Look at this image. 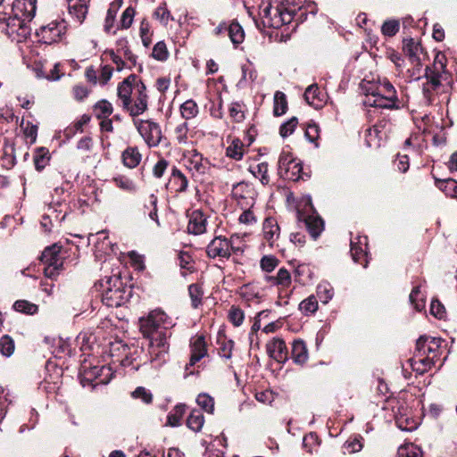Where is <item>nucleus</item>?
<instances>
[{"label": "nucleus", "mask_w": 457, "mask_h": 457, "mask_svg": "<svg viewBox=\"0 0 457 457\" xmlns=\"http://www.w3.org/2000/svg\"><path fill=\"white\" fill-rule=\"evenodd\" d=\"M174 322L162 310L152 311L146 318L140 319V329L145 337L149 339L148 360L154 367H161L169 357L170 329Z\"/></svg>", "instance_id": "nucleus-1"}, {"label": "nucleus", "mask_w": 457, "mask_h": 457, "mask_svg": "<svg viewBox=\"0 0 457 457\" xmlns=\"http://www.w3.org/2000/svg\"><path fill=\"white\" fill-rule=\"evenodd\" d=\"M446 58L437 53L432 65L425 69L424 81H422V94L427 104H432L436 96L445 90L444 82H448L449 73L446 71Z\"/></svg>", "instance_id": "nucleus-2"}, {"label": "nucleus", "mask_w": 457, "mask_h": 457, "mask_svg": "<svg viewBox=\"0 0 457 457\" xmlns=\"http://www.w3.org/2000/svg\"><path fill=\"white\" fill-rule=\"evenodd\" d=\"M375 97H371V101L369 100L370 107L398 110L403 106L395 87L386 79L378 81V93Z\"/></svg>", "instance_id": "nucleus-3"}, {"label": "nucleus", "mask_w": 457, "mask_h": 457, "mask_svg": "<svg viewBox=\"0 0 457 457\" xmlns=\"http://www.w3.org/2000/svg\"><path fill=\"white\" fill-rule=\"evenodd\" d=\"M102 302L107 307H119L124 304L131 296V290L123 285L118 277L109 278L106 281Z\"/></svg>", "instance_id": "nucleus-4"}, {"label": "nucleus", "mask_w": 457, "mask_h": 457, "mask_svg": "<svg viewBox=\"0 0 457 457\" xmlns=\"http://www.w3.org/2000/svg\"><path fill=\"white\" fill-rule=\"evenodd\" d=\"M238 237H231L228 239L224 237H214L206 247V253L210 258L228 259L232 253H242L243 249L239 245H235V240H238Z\"/></svg>", "instance_id": "nucleus-5"}, {"label": "nucleus", "mask_w": 457, "mask_h": 457, "mask_svg": "<svg viewBox=\"0 0 457 457\" xmlns=\"http://www.w3.org/2000/svg\"><path fill=\"white\" fill-rule=\"evenodd\" d=\"M110 351L112 356L120 357V361L123 367H131L132 370H137L142 364L138 358L143 350L137 346L129 347L120 341L112 343Z\"/></svg>", "instance_id": "nucleus-6"}, {"label": "nucleus", "mask_w": 457, "mask_h": 457, "mask_svg": "<svg viewBox=\"0 0 457 457\" xmlns=\"http://www.w3.org/2000/svg\"><path fill=\"white\" fill-rule=\"evenodd\" d=\"M61 248L57 244H54L46 247L42 253L41 261L46 264L44 272L46 277L49 278H54L62 269Z\"/></svg>", "instance_id": "nucleus-7"}, {"label": "nucleus", "mask_w": 457, "mask_h": 457, "mask_svg": "<svg viewBox=\"0 0 457 457\" xmlns=\"http://www.w3.org/2000/svg\"><path fill=\"white\" fill-rule=\"evenodd\" d=\"M66 23L64 21H54L50 23L41 26L37 31L39 41L51 45L62 39L66 33Z\"/></svg>", "instance_id": "nucleus-8"}, {"label": "nucleus", "mask_w": 457, "mask_h": 457, "mask_svg": "<svg viewBox=\"0 0 457 457\" xmlns=\"http://www.w3.org/2000/svg\"><path fill=\"white\" fill-rule=\"evenodd\" d=\"M134 125L148 146H157L162 137L158 123L149 120H134Z\"/></svg>", "instance_id": "nucleus-9"}, {"label": "nucleus", "mask_w": 457, "mask_h": 457, "mask_svg": "<svg viewBox=\"0 0 457 457\" xmlns=\"http://www.w3.org/2000/svg\"><path fill=\"white\" fill-rule=\"evenodd\" d=\"M148 106V96L144 83H138L136 86V92L132 99L128 103V106L123 110L128 112L131 117H137L143 114Z\"/></svg>", "instance_id": "nucleus-10"}, {"label": "nucleus", "mask_w": 457, "mask_h": 457, "mask_svg": "<svg viewBox=\"0 0 457 457\" xmlns=\"http://www.w3.org/2000/svg\"><path fill=\"white\" fill-rule=\"evenodd\" d=\"M36 0H16L13 2L12 11L14 18L19 21L21 28L32 21L36 14Z\"/></svg>", "instance_id": "nucleus-11"}, {"label": "nucleus", "mask_w": 457, "mask_h": 457, "mask_svg": "<svg viewBox=\"0 0 457 457\" xmlns=\"http://www.w3.org/2000/svg\"><path fill=\"white\" fill-rule=\"evenodd\" d=\"M232 195L239 207H254L257 193L253 187L246 182H239L233 186Z\"/></svg>", "instance_id": "nucleus-12"}, {"label": "nucleus", "mask_w": 457, "mask_h": 457, "mask_svg": "<svg viewBox=\"0 0 457 457\" xmlns=\"http://www.w3.org/2000/svg\"><path fill=\"white\" fill-rule=\"evenodd\" d=\"M214 35L228 37L235 46H237L244 41L245 32L238 22H221L213 30Z\"/></svg>", "instance_id": "nucleus-13"}, {"label": "nucleus", "mask_w": 457, "mask_h": 457, "mask_svg": "<svg viewBox=\"0 0 457 457\" xmlns=\"http://www.w3.org/2000/svg\"><path fill=\"white\" fill-rule=\"evenodd\" d=\"M143 83L137 75L131 74L118 85L117 95L121 101L122 108L128 106V103L132 99L136 92V86Z\"/></svg>", "instance_id": "nucleus-14"}, {"label": "nucleus", "mask_w": 457, "mask_h": 457, "mask_svg": "<svg viewBox=\"0 0 457 457\" xmlns=\"http://www.w3.org/2000/svg\"><path fill=\"white\" fill-rule=\"evenodd\" d=\"M368 238L365 236H357L351 240V255L355 262L361 263L363 268L368 266Z\"/></svg>", "instance_id": "nucleus-15"}, {"label": "nucleus", "mask_w": 457, "mask_h": 457, "mask_svg": "<svg viewBox=\"0 0 457 457\" xmlns=\"http://www.w3.org/2000/svg\"><path fill=\"white\" fill-rule=\"evenodd\" d=\"M269 356L278 362H286L288 359V353L285 341L280 337H274L267 345Z\"/></svg>", "instance_id": "nucleus-16"}, {"label": "nucleus", "mask_w": 457, "mask_h": 457, "mask_svg": "<svg viewBox=\"0 0 457 457\" xmlns=\"http://www.w3.org/2000/svg\"><path fill=\"white\" fill-rule=\"evenodd\" d=\"M191 357L189 363L186 365V370L194 366L202 358L207 354L206 342L204 336H195L190 341Z\"/></svg>", "instance_id": "nucleus-17"}, {"label": "nucleus", "mask_w": 457, "mask_h": 457, "mask_svg": "<svg viewBox=\"0 0 457 457\" xmlns=\"http://www.w3.org/2000/svg\"><path fill=\"white\" fill-rule=\"evenodd\" d=\"M439 339L428 337H420L416 342V352L420 355H435V361L438 357Z\"/></svg>", "instance_id": "nucleus-18"}, {"label": "nucleus", "mask_w": 457, "mask_h": 457, "mask_svg": "<svg viewBox=\"0 0 457 457\" xmlns=\"http://www.w3.org/2000/svg\"><path fill=\"white\" fill-rule=\"evenodd\" d=\"M207 218L200 210H195L189 214L187 231L190 234L201 235L206 231Z\"/></svg>", "instance_id": "nucleus-19"}, {"label": "nucleus", "mask_w": 457, "mask_h": 457, "mask_svg": "<svg viewBox=\"0 0 457 457\" xmlns=\"http://www.w3.org/2000/svg\"><path fill=\"white\" fill-rule=\"evenodd\" d=\"M263 236L266 241L270 246L279 238L280 228L278 221L273 217H268L265 219L262 225Z\"/></svg>", "instance_id": "nucleus-20"}, {"label": "nucleus", "mask_w": 457, "mask_h": 457, "mask_svg": "<svg viewBox=\"0 0 457 457\" xmlns=\"http://www.w3.org/2000/svg\"><path fill=\"white\" fill-rule=\"evenodd\" d=\"M298 220H303L310 235L316 239L324 229L322 219L317 215H308L303 217L298 213Z\"/></svg>", "instance_id": "nucleus-21"}, {"label": "nucleus", "mask_w": 457, "mask_h": 457, "mask_svg": "<svg viewBox=\"0 0 457 457\" xmlns=\"http://www.w3.org/2000/svg\"><path fill=\"white\" fill-rule=\"evenodd\" d=\"M411 361L412 370L419 374H423L435 364V355L425 356L416 352L414 358Z\"/></svg>", "instance_id": "nucleus-22"}, {"label": "nucleus", "mask_w": 457, "mask_h": 457, "mask_svg": "<svg viewBox=\"0 0 457 457\" xmlns=\"http://www.w3.org/2000/svg\"><path fill=\"white\" fill-rule=\"evenodd\" d=\"M291 356L295 363L298 365L304 364L309 357L305 343L301 339H296L292 344Z\"/></svg>", "instance_id": "nucleus-23"}, {"label": "nucleus", "mask_w": 457, "mask_h": 457, "mask_svg": "<svg viewBox=\"0 0 457 457\" xmlns=\"http://www.w3.org/2000/svg\"><path fill=\"white\" fill-rule=\"evenodd\" d=\"M304 99L308 104L315 109H320L324 104L321 92L316 84L309 86L304 92Z\"/></svg>", "instance_id": "nucleus-24"}, {"label": "nucleus", "mask_w": 457, "mask_h": 457, "mask_svg": "<svg viewBox=\"0 0 457 457\" xmlns=\"http://www.w3.org/2000/svg\"><path fill=\"white\" fill-rule=\"evenodd\" d=\"M187 168L193 172L204 174L208 170V162L204 161L200 154L195 153L188 159Z\"/></svg>", "instance_id": "nucleus-25"}, {"label": "nucleus", "mask_w": 457, "mask_h": 457, "mask_svg": "<svg viewBox=\"0 0 457 457\" xmlns=\"http://www.w3.org/2000/svg\"><path fill=\"white\" fill-rule=\"evenodd\" d=\"M69 12L79 22H82L87 13V7L81 0H69Z\"/></svg>", "instance_id": "nucleus-26"}, {"label": "nucleus", "mask_w": 457, "mask_h": 457, "mask_svg": "<svg viewBox=\"0 0 457 457\" xmlns=\"http://www.w3.org/2000/svg\"><path fill=\"white\" fill-rule=\"evenodd\" d=\"M266 279L271 284L284 288H287L291 285V275L285 268L279 269L276 276H268Z\"/></svg>", "instance_id": "nucleus-27"}, {"label": "nucleus", "mask_w": 457, "mask_h": 457, "mask_svg": "<svg viewBox=\"0 0 457 457\" xmlns=\"http://www.w3.org/2000/svg\"><path fill=\"white\" fill-rule=\"evenodd\" d=\"M268 170V163L265 162L249 167V171L254 178L258 179L262 185H268L270 183Z\"/></svg>", "instance_id": "nucleus-28"}, {"label": "nucleus", "mask_w": 457, "mask_h": 457, "mask_svg": "<svg viewBox=\"0 0 457 457\" xmlns=\"http://www.w3.org/2000/svg\"><path fill=\"white\" fill-rule=\"evenodd\" d=\"M122 160L125 166L135 168L141 161V154L137 148L129 147L123 152Z\"/></svg>", "instance_id": "nucleus-29"}, {"label": "nucleus", "mask_w": 457, "mask_h": 457, "mask_svg": "<svg viewBox=\"0 0 457 457\" xmlns=\"http://www.w3.org/2000/svg\"><path fill=\"white\" fill-rule=\"evenodd\" d=\"M157 196L154 194L150 195L148 199L144 204V213L148 215V217L156 222L158 226H160V221L157 214Z\"/></svg>", "instance_id": "nucleus-30"}, {"label": "nucleus", "mask_w": 457, "mask_h": 457, "mask_svg": "<svg viewBox=\"0 0 457 457\" xmlns=\"http://www.w3.org/2000/svg\"><path fill=\"white\" fill-rule=\"evenodd\" d=\"M437 187L450 197L457 198V181L452 179H436Z\"/></svg>", "instance_id": "nucleus-31"}, {"label": "nucleus", "mask_w": 457, "mask_h": 457, "mask_svg": "<svg viewBox=\"0 0 457 457\" xmlns=\"http://www.w3.org/2000/svg\"><path fill=\"white\" fill-rule=\"evenodd\" d=\"M112 112V104L105 99L98 101L94 105V114L98 120L108 118Z\"/></svg>", "instance_id": "nucleus-32"}, {"label": "nucleus", "mask_w": 457, "mask_h": 457, "mask_svg": "<svg viewBox=\"0 0 457 457\" xmlns=\"http://www.w3.org/2000/svg\"><path fill=\"white\" fill-rule=\"evenodd\" d=\"M283 7L268 5L263 8L262 15L264 22L273 28V22L276 20H280Z\"/></svg>", "instance_id": "nucleus-33"}, {"label": "nucleus", "mask_w": 457, "mask_h": 457, "mask_svg": "<svg viewBox=\"0 0 457 457\" xmlns=\"http://www.w3.org/2000/svg\"><path fill=\"white\" fill-rule=\"evenodd\" d=\"M361 87L365 94L363 104L366 106H370L369 100L371 101V97L376 98L375 96H377V94L378 93V82L363 79L361 83Z\"/></svg>", "instance_id": "nucleus-34"}, {"label": "nucleus", "mask_w": 457, "mask_h": 457, "mask_svg": "<svg viewBox=\"0 0 457 457\" xmlns=\"http://www.w3.org/2000/svg\"><path fill=\"white\" fill-rule=\"evenodd\" d=\"M228 157L239 161L244 156V144L238 138L233 139L231 144L226 149Z\"/></svg>", "instance_id": "nucleus-35"}, {"label": "nucleus", "mask_w": 457, "mask_h": 457, "mask_svg": "<svg viewBox=\"0 0 457 457\" xmlns=\"http://www.w3.org/2000/svg\"><path fill=\"white\" fill-rule=\"evenodd\" d=\"M170 181L176 186V192H185L188 187L187 177L177 168L172 169Z\"/></svg>", "instance_id": "nucleus-36"}, {"label": "nucleus", "mask_w": 457, "mask_h": 457, "mask_svg": "<svg viewBox=\"0 0 457 457\" xmlns=\"http://www.w3.org/2000/svg\"><path fill=\"white\" fill-rule=\"evenodd\" d=\"M113 183L120 189L129 192L134 193L137 191L136 183L129 178L123 175H117L112 179Z\"/></svg>", "instance_id": "nucleus-37"}, {"label": "nucleus", "mask_w": 457, "mask_h": 457, "mask_svg": "<svg viewBox=\"0 0 457 457\" xmlns=\"http://www.w3.org/2000/svg\"><path fill=\"white\" fill-rule=\"evenodd\" d=\"M50 157L48 150L40 147L35 152L33 161L37 170L41 171L49 162Z\"/></svg>", "instance_id": "nucleus-38"}, {"label": "nucleus", "mask_w": 457, "mask_h": 457, "mask_svg": "<svg viewBox=\"0 0 457 457\" xmlns=\"http://www.w3.org/2000/svg\"><path fill=\"white\" fill-rule=\"evenodd\" d=\"M403 50L413 61L419 59L420 53L422 52L420 44L413 38H408L403 41Z\"/></svg>", "instance_id": "nucleus-39"}, {"label": "nucleus", "mask_w": 457, "mask_h": 457, "mask_svg": "<svg viewBox=\"0 0 457 457\" xmlns=\"http://www.w3.org/2000/svg\"><path fill=\"white\" fill-rule=\"evenodd\" d=\"M218 353L219 355L227 360L230 359L232 356V351L234 348V342L230 339H227L225 337H219L217 340Z\"/></svg>", "instance_id": "nucleus-40"}, {"label": "nucleus", "mask_w": 457, "mask_h": 457, "mask_svg": "<svg viewBox=\"0 0 457 457\" xmlns=\"http://www.w3.org/2000/svg\"><path fill=\"white\" fill-rule=\"evenodd\" d=\"M287 110V101L286 95L281 91H277L274 95L273 113L275 116H281Z\"/></svg>", "instance_id": "nucleus-41"}, {"label": "nucleus", "mask_w": 457, "mask_h": 457, "mask_svg": "<svg viewBox=\"0 0 457 457\" xmlns=\"http://www.w3.org/2000/svg\"><path fill=\"white\" fill-rule=\"evenodd\" d=\"M204 423V417L200 411H193L187 418V427L195 431L198 432L201 430Z\"/></svg>", "instance_id": "nucleus-42"}, {"label": "nucleus", "mask_w": 457, "mask_h": 457, "mask_svg": "<svg viewBox=\"0 0 457 457\" xmlns=\"http://www.w3.org/2000/svg\"><path fill=\"white\" fill-rule=\"evenodd\" d=\"M180 112L184 119H186V120L193 119L199 112L198 105L192 99L187 100L186 102H184L181 104Z\"/></svg>", "instance_id": "nucleus-43"}, {"label": "nucleus", "mask_w": 457, "mask_h": 457, "mask_svg": "<svg viewBox=\"0 0 457 457\" xmlns=\"http://www.w3.org/2000/svg\"><path fill=\"white\" fill-rule=\"evenodd\" d=\"M186 406L179 404L168 414L167 424L171 427H178L180 425V420L185 414Z\"/></svg>", "instance_id": "nucleus-44"}, {"label": "nucleus", "mask_w": 457, "mask_h": 457, "mask_svg": "<svg viewBox=\"0 0 457 457\" xmlns=\"http://www.w3.org/2000/svg\"><path fill=\"white\" fill-rule=\"evenodd\" d=\"M317 295L320 302L328 303L334 295L332 286L328 282H321L317 287Z\"/></svg>", "instance_id": "nucleus-45"}, {"label": "nucleus", "mask_w": 457, "mask_h": 457, "mask_svg": "<svg viewBox=\"0 0 457 457\" xmlns=\"http://www.w3.org/2000/svg\"><path fill=\"white\" fill-rule=\"evenodd\" d=\"M188 294L191 299V305L196 309L202 304L204 292L202 287L198 284H191L188 287Z\"/></svg>", "instance_id": "nucleus-46"}, {"label": "nucleus", "mask_w": 457, "mask_h": 457, "mask_svg": "<svg viewBox=\"0 0 457 457\" xmlns=\"http://www.w3.org/2000/svg\"><path fill=\"white\" fill-rule=\"evenodd\" d=\"M410 302L414 306L415 310L421 312L425 307L424 295L420 292V287H414L410 294Z\"/></svg>", "instance_id": "nucleus-47"}, {"label": "nucleus", "mask_w": 457, "mask_h": 457, "mask_svg": "<svg viewBox=\"0 0 457 457\" xmlns=\"http://www.w3.org/2000/svg\"><path fill=\"white\" fill-rule=\"evenodd\" d=\"M196 403L202 410L212 414L214 411V399L206 393H201L196 397Z\"/></svg>", "instance_id": "nucleus-48"}, {"label": "nucleus", "mask_w": 457, "mask_h": 457, "mask_svg": "<svg viewBox=\"0 0 457 457\" xmlns=\"http://www.w3.org/2000/svg\"><path fill=\"white\" fill-rule=\"evenodd\" d=\"M15 349L13 339L8 336L4 335L0 337V353L5 357H10Z\"/></svg>", "instance_id": "nucleus-49"}, {"label": "nucleus", "mask_w": 457, "mask_h": 457, "mask_svg": "<svg viewBox=\"0 0 457 457\" xmlns=\"http://www.w3.org/2000/svg\"><path fill=\"white\" fill-rule=\"evenodd\" d=\"M228 320L235 326L239 327L245 320V312L238 306L232 305L228 314Z\"/></svg>", "instance_id": "nucleus-50"}, {"label": "nucleus", "mask_w": 457, "mask_h": 457, "mask_svg": "<svg viewBox=\"0 0 457 457\" xmlns=\"http://www.w3.org/2000/svg\"><path fill=\"white\" fill-rule=\"evenodd\" d=\"M399 457H422V451L413 444L404 445L398 449Z\"/></svg>", "instance_id": "nucleus-51"}, {"label": "nucleus", "mask_w": 457, "mask_h": 457, "mask_svg": "<svg viewBox=\"0 0 457 457\" xmlns=\"http://www.w3.org/2000/svg\"><path fill=\"white\" fill-rule=\"evenodd\" d=\"M13 308L19 312L30 315L35 314L38 310L37 305L26 300H17L13 304Z\"/></svg>", "instance_id": "nucleus-52"}, {"label": "nucleus", "mask_w": 457, "mask_h": 457, "mask_svg": "<svg viewBox=\"0 0 457 457\" xmlns=\"http://www.w3.org/2000/svg\"><path fill=\"white\" fill-rule=\"evenodd\" d=\"M280 177L293 181H296L303 179L302 166L300 162L296 161L293 162L290 168L288 169V171H285L282 175H280Z\"/></svg>", "instance_id": "nucleus-53"}, {"label": "nucleus", "mask_w": 457, "mask_h": 457, "mask_svg": "<svg viewBox=\"0 0 457 457\" xmlns=\"http://www.w3.org/2000/svg\"><path fill=\"white\" fill-rule=\"evenodd\" d=\"M299 309L305 315L314 313L318 309L316 297L314 295H311L302 301L299 304Z\"/></svg>", "instance_id": "nucleus-54"}, {"label": "nucleus", "mask_w": 457, "mask_h": 457, "mask_svg": "<svg viewBox=\"0 0 457 457\" xmlns=\"http://www.w3.org/2000/svg\"><path fill=\"white\" fill-rule=\"evenodd\" d=\"M243 211L238 217V221L245 225H253L257 222V218L253 211V207H240Z\"/></svg>", "instance_id": "nucleus-55"}, {"label": "nucleus", "mask_w": 457, "mask_h": 457, "mask_svg": "<svg viewBox=\"0 0 457 457\" xmlns=\"http://www.w3.org/2000/svg\"><path fill=\"white\" fill-rule=\"evenodd\" d=\"M295 160L292 157L289 153L282 152L279 155L278 162V174L282 175L285 171H288L291 164L295 162Z\"/></svg>", "instance_id": "nucleus-56"}, {"label": "nucleus", "mask_w": 457, "mask_h": 457, "mask_svg": "<svg viewBox=\"0 0 457 457\" xmlns=\"http://www.w3.org/2000/svg\"><path fill=\"white\" fill-rule=\"evenodd\" d=\"M152 56L155 60L161 62L166 61L168 59L169 53L167 50L166 44L163 41H159L154 45L152 52Z\"/></svg>", "instance_id": "nucleus-57"}, {"label": "nucleus", "mask_w": 457, "mask_h": 457, "mask_svg": "<svg viewBox=\"0 0 457 457\" xmlns=\"http://www.w3.org/2000/svg\"><path fill=\"white\" fill-rule=\"evenodd\" d=\"M131 396L135 399H140L144 403L149 404L153 402V395L150 390L144 386H137L132 393Z\"/></svg>", "instance_id": "nucleus-58"}, {"label": "nucleus", "mask_w": 457, "mask_h": 457, "mask_svg": "<svg viewBox=\"0 0 457 457\" xmlns=\"http://www.w3.org/2000/svg\"><path fill=\"white\" fill-rule=\"evenodd\" d=\"M118 46L120 47L118 49L119 52H122L124 57L128 62H130L131 66H136L137 64V56L129 49L128 47V41L126 39H120L117 42Z\"/></svg>", "instance_id": "nucleus-59"}, {"label": "nucleus", "mask_w": 457, "mask_h": 457, "mask_svg": "<svg viewBox=\"0 0 457 457\" xmlns=\"http://www.w3.org/2000/svg\"><path fill=\"white\" fill-rule=\"evenodd\" d=\"M298 124V120L296 117H292L287 121L284 122L279 128V134L282 137H287L293 134L296 126Z\"/></svg>", "instance_id": "nucleus-60"}, {"label": "nucleus", "mask_w": 457, "mask_h": 457, "mask_svg": "<svg viewBox=\"0 0 457 457\" xmlns=\"http://www.w3.org/2000/svg\"><path fill=\"white\" fill-rule=\"evenodd\" d=\"M156 19H158L163 25H167L173 18L170 15V11L166 8V4H163L158 6L154 13Z\"/></svg>", "instance_id": "nucleus-61"}, {"label": "nucleus", "mask_w": 457, "mask_h": 457, "mask_svg": "<svg viewBox=\"0 0 457 457\" xmlns=\"http://www.w3.org/2000/svg\"><path fill=\"white\" fill-rule=\"evenodd\" d=\"M278 261L272 255H265L262 258L260 265L263 271L271 272L277 266Z\"/></svg>", "instance_id": "nucleus-62"}, {"label": "nucleus", "mask_w": 457, "mask_h": 457, "mask_svg": "<svg viewBox=\"0 0 457 457\" xmlns=\"http://www.w3.org/2000/svg\"><path fill=\"white\" fill-rule=\"evenodd\" d=\"M135 13L136 12L133 7L129 6L126 8L120 18V26L122 29H129L131 26Z\"/></svg>", "instance_id": "nucleus-63"}, {"label": "nucleus", "mask_w": 457, "mask_h": 457, "mask_svg": "<svg viewBox=\"0 0 457 457\" xmlns=\"http://www.w3.org/2000/svg\"><path fill=\"white\" fill-rule=\"evenodd\" d=\"M399 30V22L397 21H385L381 27V31L385 36H395Z\"/></svg>", "instance_id": "nucleus-64"}]
</instances>
